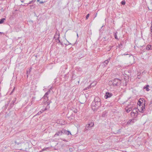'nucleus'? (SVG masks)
Listing matches in <instances>:
<instances>
[{
    "instance_id": "f257e3e1",
    "label": "nucleus",
    "mask_w": 152,
    "mask_h": 152,
    "mask_svg": "<svg viewBox=\"0 0 152 152\" xmlns=\"http://www.w3.org/2000/svg\"><path fill=\"white\" fill-rule=\"evenodd\" d=\"M101 105L100 98L98 97H96L91 103V107L92 109L94 111L96 110L101 106Z\"/></svg>"
},
{
    "instance_id": "f03ea898",
    "label": "nucleus",
    "mask_w": 152,
    "mask_h": 152,
    "mask_svg": "<svg viewBox=\"0 0 152 152\" xmlns=\"http://www.w3.org/2000/svg\"><path fill=\"white\" fill-rule=\"evenodd\" d=\"M121 80L118 79H115L113 80V84L114 86H119L121 84Z\"/></svg>"
},
{
    "instance_id": "7ed1b4c3",
    "label": "nucleus",
    "mask_w": 152,
    "mask_h": 152,
    "mask_svg": "<svg viewBox=\"0 0 152 152\" xmlns=\"http://www.w3.org/2000/svg\"><path fill=\"white\" fill-rule=\"evenodd\" d=\"M145 101H144V104H142V105L141 107H139L138 109V110L140 111V112L143 113L145 111Z\"/></svg>"
},
{
    "instance_id": "20e7f679",
    "label": "nucleus",
    "mask_w": 152,
    "mask_h": 152,
    "mask_svg": "<svg viewBox=\"0 0 152 152\" xmlns=\"http://www.w3.org/2000/svg\"><path fill=\"white\" fill-rule=\"evenodd\" d=\"M94 124L93 122H91L86 125L85 127V130H89L91 129V128L94 126Z\"/></svg>"
},
{
    "instance_id": "39448f33",
    "label": "nucleus",
    "mask_w": 152,
    "mask_h": 152,
    "mask_svg": "<svg viewBox=\"0 0 152 152\" xmlns=\"http://www.w3.org/2000/svg\"><path fill=\"white\" fill-rule=\"evenodd\" d=\"M64 133V129H63L59 131L56 132L54 135V137L62 135Z\"/></svg>"
},
{
    "instance_id": "423d86ee",
    "label": "nucleus",
    "mask_w": 152,
    "mask_h": 152,
    "mask_svg": "<svg viewBox=\"0 0 152 152\" xmlns=\"http://www.w3.org/2000/svg\"><path fill=\"white\" fill-rule=\"evenodd\" d=\"M137 111L136 109H134L131 112V115L132 117H134L137 115Z\"/></svg>"
},
{
    "instance_id": "0eeeda50",
    "label": "nucleus",
    "mask_w": 152,
    "mask_h": 152,
    "mask_svg": "<svg viewBox=\"0 0 152 152\" xmlns=\"http://www.w3.org/2000/svg\"><path fill=\"white\" fill-rule=\"evenodd\" d=\"M112 95L113 94L111 93L107 92L105 93V95L104 96V98L106 99H107L111 97Z\"/></svg>"
},
{
    "instance_id": "6e6552de",
    "label": "nucleus",
    "mask_w": 152,
    "mask_h": 152,
    "mask_svg": "<svg viewBox=\"0 0 152 152\" xmlns=\"http://www.w3.org/2000/svg\"><path fill=\"white\" fill-rule=\"evenodd\" d=\"M136 121V120L134 119L129 120L126 123L127 125H132Z\"/></svg>"
},
{
    "instance_id": "1a4fd4ad",
    "label": "nucleus",
    "mask_w": 152,
    "mask_h": 152,
    "mask_svg": "<svg viewBox=\"0 0 152 152\" xmlns=\"http://www.w3.org/2000/svg\"><path fill=\"white\" fill-rule=\"evenodd\" d=\"M59 34L57 32V31L54 37V38L56 39H58L59 38Z\"/></svg>"
},
{
    "instance_id": "9d476101",
    "label": "nucleus",
    "mask_w": 152,
    "mask_h": 152,
    "mask_svg": "<svg viewBox=\"0 0 152 152\" xmlns=\"http://www.w3.org/2000/svg\"><path fill=\"white\" fill-rule=\"evenodd\" d=\"M50 92V90L48 91L45 93L44 96L43 97L44 99H45V100H47L48 99V97H47V96L49 94V93Z\"/></svg>"
},
{
    "instance_id": "9b49d317",
    "label": "nucleus",
    "mask_w": 152,
    "mask_h": 152,
    "mask_svg": "<svg viewBox=\"0 0 152 152\" xmlns=\"http://www.w3.org/2000/svg\"><path fill=\"white\" fill-rule=\"evenodd\" d=\"M50 92V90L48 91L45 93L44 96L43 97L44 99H45V100H47L48 99V97H47V96L49 94V93Z\"/></svg>"
},
{
    "instance_id": "f8f14e48",
    "label": "nucleus",
    "mask_w": 152,
    "mask_h": 152,
    "mask_svg": "<svg viewBox=\"0 0 152 152\" xmlns=\"http://www.w3.org/2000/svg\"><path fill=\"white\" fill-rule=\"evenodd\" d=\"M16 100V98H15L14 100L12 101V103L10 104V105L12 107L14 105V103H15V102Z\"/></svg>"
},
{
    "instance_id": "ddd939ff",
    "label": "nucleus",
    "mask_w": 152,
    "mask_h": 152,
    "mask_svg": "<svg viewBox=\"0 0 152 152\" xmlns=\"http://www.w3.org/2000/svg\"><path fill=\"white\" fill-rule=\"evenodd\" d=\"M110 60V59L109 58L107 60H106L105 61H104V62L103 63L104 65L105 66H106L108 64Z\"/></svg>"
},
{
    "instance_id": "4468645a",
    "label": "nucleus",
    "mask_w": 152,
    "mask_h": 152,
    "mask_svg": "<svg viewBox=\"0 0 152 152\" xmlns=\"http://www.w3.org/2000/svg\"><path fill=\"white\" fill-rule=\"evenodd\" d=\"M125 110L127 112L129 113L132 110V108L131 107H126Z\"/></svg>"
},
{
    "instance_id": "2eb2a0df",
    "label": "nucleus",
    "mask_w": 152,
    "mask_h": 152,
    "mask_svg": "<svg viewBox=\"0 0 152 152\" xmlns=\"http://www.w3.org/2000/svg\"><path fill=\"white\" fill-rule=\"evenodd\" d=\"M141 100V99H140L138 101V103H137L139 105V107H138V108L139 107H141V106L142 105V102H141V101L140 100Z\"/></svg>"
},
{
    "instance_id": "dca6fc26",
    "label": "nucleus",
    "mask_w": 152,
    "mask_h": 152,
    "mask_svg": "<svg viewBox=\"0 0 152 152\" xmlns=\"http://www.w3.org/2000/svg\"><path fill=\"white\" fill-rule=\"evenodd\" d=\"M64 134H66L67 135H69V134L71 135V134L70 133V132L68 131L65 130L64 129Z\"/></svg>"
},
{
    "instance_id": "f3484780",
    "label": "nucleus",
    "mask_w": 152,
    "mask_h": 152,
    "mask_svg": "<svg viewBox=\"0 0 152 152\" xmlns=\"http://www.w3.org/2000/svg\"><path fill=\"white\" fill-rule=\"evenodd\" d=\"M32 69V68L31 67L30 68L28 69V70L27 71V76H28V75L31 72V70Z\"/></svg>"
},
{
    "instance_id": "a211bd4d",
    "label": "nucleus",
    "mask_w": 152,
    "mask_h": 152,
    "mask_svg": "<svg viewBox=\"0 0 152 152\" xmlns=\"http://www.w3.org/2000/svg\"><path fill=\"white\" fill-rule=\"evenodd\" d=\"M149 87V86L148 85H147L145 87H144V88L146 89V90L147 91H149L150 90L148 88Z\"/></svg>"
},
{
    "instance_id": "6ab92c4d",
    "label": "nucleus",
    "mask_w": 152,
    "mask_h": 152,
    "mask_svg": "<svg viewBox=\"0 0 152 152\" xmlns=\"http://www.w3.org/2000/svg\"><path fill=\"white\" fill-rule=\"evenodd\" d=\"M151 48V46L150 45H148L146 47V49L147 50H149Z\"/></svg>"
},
{
    "instance_id": "aec40b11",
    "label": "nucleus",
    "mask_w": 152,
    "mask_h": 152,
    "mask_svg": "<svg viewBox=\"0 0 152 152\" xmlns=\"http://www.w3.org/2000/svg\"><path fill=\"white\" fill-rule=\"evenodd\" d=\"M117 33H118V32H117L114 33V36L115 38V39H118L117 36Z\"/></svg>"
},
{
    "instance_id": "412c9836",
    "label": "nucleus",
    "mask_w": 152,
    "mask_h": 152,
    "mask_svg": "<svg viewBox=\"0 0 152 152\" xmlns=\"http://www.w3.org/2000/svg\"><path fill=\"white\" fill-rule=\"evenodd\" d=\"M5 20V18H3L1 19H0V24H1L3 23L4 20Z\"/></svg>"
},
{
    "instance_id": "4be33fe9",
    "label": "nucleus",
    "mask_w": 152,
    "mask_h": 152,
    "mask_svg": "<svg viewBox=\"0 0 152 152\" xmlns=\"http://www.w3.org/2000/svg\"><path fill=\"white\" fill-rule=\"evenodd\" d=\"M44 112V110H42V109L39 112H38L37 113L36 115H39L40 114Z\"/></svg>"
},
{
    "instance_id": "5701e85b",
    "label": "nucleus",
    "mask_w": 152,
    "mask_h": 152,
    "mask_svg": "<svg viewBox=\"0 0 152 152\" xmlns=\"http://www.w3.org/2000/svg\"><path fill=\"white\" fill-rule=\"evenodd\" d=\"M30 6V9H31L32 10L33 9H34V7L33 5H28V6Z\"/></svg>"
},
{
    "instance_id": "b1692460",
    "label": "nucleus",
    "mask_w": 152,
    "mask_h": 152,
    "mask_svg": "<svg viewBox=\"0 0 152 152\" xmlns=\"http://www.w3.org/2000/svg\"><path fill=\"white\" fill-rule=\"evenodd\" d=\"M121 4L122 5H124L126 3V2H125V1L124 0V1H122L121 2Z\"/></svg>"
},
{
    "instance_id": "393cba45",
    "label": "nucleus",
    "mask_w": 152,
    "mask_h": 152,
    "mask_svg": "<svg viewBox=\"0 0 152 152\" xmlns=\"http://www.w3.org/2000/svg\"><path fill=\"white\" fill-rule=\"evenodd\" d=\"M91 88V86H90L88 87H86L84 89V90H87L88 89L90 88Z\"/></svg>"
},
{
    "instance_id": "a878e982",
    "label": "nucleus",
    "mask_w": 152,
    "mask_h": 152,
    "mask_svg": "<svg viewBox=\"0 0 152 152\" xmlns=\"http://www.w3.org/2000/svg\"><path fill=\"white\" fill-rule=\"evenodd\" d=\"M36 0H32V1H31V2H34ZM37 1L38 2H39H39H40V1L39 0H37Z\"/></svg>"
},
{
    "instance_id": "bb28decb",
    "label": "nucleus",
    "mask_w": 152,
    "mask_h": 152,
    "mask_svg": "<svg viewBox=\"0 0 152 152\" xmlns=\"http://www.w3.org/2000/svg\"><path fill=\"white\" fill-rule=\"evenodd\" d=\"M89 14H88L86 15V19H87L88 18V17H89Z\"/></svg>"
},
{
    "instance_id": "cd10ccee",
    "label": "nucleus",
    "mask_w": 152,
    "mask_h": 152,
    "mask_svg": "<svg viewBox=\"0 0 152 152\" xmlns=\"http://www.w3.org/2000/svg\"><path fill=\"white\" fill-rule=\"evenodd\" d=\"M57 40H58V42L60 43L61 45H62V43L61 42L60 40H59V39H58Z\"/></svg>"
},
{
    "instance_id": "c85d7f7f",
    "label": "nucleus",
    "mask_w": 152,
    "mask_h": 152,
    "mask_svg": "<svg viewBox=\"0 0 152 152\" xmlns=\"http://www.w3.org/2000/svg\"><path fill=\"white\" fill-rule=\"evenodd\" d=\"M15 88V87H14V88L12 90V91L11 92V93H10L11 94L12 93H13V91H14Z\"/></svg>"
},
{
    "instance_id": "c756f323",
    "label": "nucleus",
    "mask_w": 152,
    "mask_h": 152,
    "mask_svg": "<svg viewBox=\"0 0 152 152\" xmlns=\"http://www.w3.org/2000/svg\"><path fill=\"white\" fill-rule=\"evenodd\" d=\"M64 78L66 79H67L68 78V77H67L66 75H65L64 76Z\"/></svg>"
},
{
    "instance_id": "7c9ffc66",
    "label": "nucleus",
    "mask_w": 152,
    "mask_h": 152,
    "mask_svg": "<svg viewBox=\"0 0 152 152\" xmlns=\"http://www.w3.org/2000/svg\"><path fill=\"white\" fill-rule=\"evenodd\" d=\"M45 1H40L39 2V4H43L45 2Z\"/></svg>"
},
{
    "instance_id": "2f4dec72",
    "label": "nucleus",
    "mask_w": 152,
    "mask_h": 152,
    "mask_svg": "<svg viewBox=\"0 0 152 152\" xmlns=\"http://www.w3.org/2000/svg\"><path fill=\"white\" fill-rule=\"evenodd\" d=\"M47 110V108H45L44 110H44V111L45 110Z\"/></svg>"
},
{
    "instance_id": "473e14b6",
    "label": "nucleus",
    "mask_w": 152,
    "mask_h": 152,
    "mask_svg": "<svg viewBox=\"0 0 152 152\" xmlns=\"http://www.w3.org/2000/svg\"><path fill=\"white\" fill-rule=\"evenodd\" d=\"M105 114H104L103 113V114H102V117H104L105 116Z\"/></svg>"
},
{
    "instance_id": "72a5a7b5",
    "label": "nucleus",
    "mask_w": 152,
    "mask_h": 152,
    "mask_svg": "<svg viewBox=\"0 0 152 152\" xmlns=\"http://www.w3.org/2000/svg\"><path fill=\"white\" fill-rule=\"evenodd\" d=\"M8 103L7 104H6L5 106L7 107V106H8Z\"/></svg>"
},
{
    "instance_id": "f704fd0d",
    "label": "nucleus",
    "mask_w": 152,
    "mask_h": 152,
    "mask_svg": "<svg viewBox=\"0 0 152 152\" xmlns=\"http://www.w3.org/2000/svg\"><path fill=\"white\" fill-rule=\"evenodd\" d=\"M150 104H152V99L151 100V101L150 102Z\"/></svg>"
},
{
    "instance_id": "c9c22d12",
    "label": "nucleus",
    "mask_w": 152,
    "mask_h": 152,
    "mask_svg": "<svg viewBox=\"0 0 152 152\" xmlns=\"http://www.w3.org/2000/svg\"><path fill=\"white\" fill-rule=\"evenodd\" d=\"M15 143H17L18 145H19V143H17V142L16 141H15Z\"/></svg>"
},
{
    "instance_id": "e433bc0d",
    "label": "nucleus",
    "mask_w": 152,
    "mask_h": 152,
    "mask_svg": "<svg viewBox=\"0 0 152 152\" xmlns=\"http://www.w3.org/2000/svg\"><path fill=\"white\" fill-rule=\"evenodd\" d=\"M151 39H152V33H151Z\"/></svg>"
},
{
    "instance_id": "4c0bfd02",
    "label": "nucleus",
    "mask_w": 152,
    "mask_h": 152,
    "mask_svg": "<svg viewBox=\"0 0 152 152\" xmlns=\"http://www.w3.org/2000/svg\"><path fill=\"white\" fill-rule=\"evenodd\" d=\"M151 32L152 33V28L151 29Z\"/></svg>"
},
{
    "instance_id": "58836bf2",
    "label": "nucleus",
    "mask_w": 152,
    "mask_h": 152,
    "mask_svg": "<svg viewBox=\"0 0 152 152\" xmlns=\"http://www.w3.org/2000/svg\"><path fill=\"white\" fill-rule=\"evenodd\" d=\"M77 37H78V34L77 33Z\"/></svg>"
},
{
    "instance_id": "ea45409f",
    "label": "nucleus",
    "mask_w": 152,
    "mask_h": 152,
    "mask_svg": "<svg viewBox=\"0 0 152 152\" xmlns=\"http://www.w3.org/2000/svg\"><path fill=\"white\" fill-rule=\"evenodd\" d=\"M151 28H152V24H151Z\"/></svg>"
},
{
    "instance_id": "a19ab883",
    "label": "nucleus",
    "mask_w": 152,
    "mask_h": 152,
    "mask_svg": "<svg viewBox=\"0 0 152 152\" xmlns=\"http://www.w3.org/2000/svg\"><path fill=\"white\" fill-rule=\"evenodd\" d=\"M77 110H76V111H75V113H77Z\"/></svg>"
},
{
    "instance_id": "79ce46f5",
    "label": "nucleus",
    "mask_w": 152,
    "mask_h": 152,
    "mask_svg": "<svg viewBox=\"0 0 152 152\" xmlns=\"http://www.w3.org/2000/svg\"><path fill=\"white\" fill-rule=\"evenodd\" d=\"M64 66H63L61 67V68H64Z\"/></svg>"
},
{
    "instance_id": "37998d69",
    "label": "nucleus",
    "mask_w": 152,
    "mask_h": 152,
    "mask_svg": "<svg viewBox=\"0 0 152 152\" xmlns=\"http://www.w3.org/2000/svg\"><path fill=\"white\" fill-rule=\"evenodd\" d=\"M3 33L1 32H0V34H3Z\"/></svg>"
},
{
    "instance_id": "c03bdc74",
    "label": "nucleus",
    "mask_w": 152,
    "mask_h": 152,
    "mask_svg": "<svg viewBox=\"0 0 152 152\" xmlns=\"http://www.w3.org/2000/svg\"><path fill=\"white\" fill-rule=\"evenodd\" d=\"M127 55V54H124V55Z\"/></svg>"
},
{
    "instance_id": "a18cd8bd",
    "label": "nucleus",
    "mask_w": 152,
    "mask_h": 152,
    "mask_svg": "<svg viewBox=\"0 0 152 152\" xmlns=\"http://www.w3.org/2000/svg\"><path fill=\"white\" fill-rule=\"evenodd\" d=\"M73 75H72V79H73Z\"/></svg>"
},
{
    "instance_id": "49530a36",
    "label": "nucleus",
    "mask_w": 152,
    "mask_h": 152,
    "mask_svg": "<svg viewBox=\"0 0 152 152\" xmlns=\"http://www.w3.org/2000/svg\"><path fill=\"white\" fill-rule=\"evenodd\" d=\"M71 44L70 43H69V44Z\"/></svg>"
}]
</instances>
